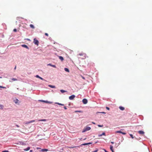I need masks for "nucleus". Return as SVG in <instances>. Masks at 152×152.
Here are the masks:
<instances>
[{"label":"nucleus","mask_w":152,"mask_h":152,"mask_svg":"<svg viewBox=\"0 0 152 152\" xmlns=\"http://www.w3.org/2000/svg\"><path fill=\"white\" fill-rule=\"evenodd\" d=\"M77 55L83 56V57L82 58L83 59H85L86 58V54L84 53H80L78 54Z\"/></svg>","instance_id":"1"},{"label":"nucleus","mask_w":152,"mask_h":152,"mask_svg":"<svg viewBox=\"0 0 152 152\" xmlns=\"http://www.w3.org/2000/svg\"><path fill=\"white\" fill-rule=\"evenodd\" d=\"M16 66H15V68H14V69H16Z\"/></svg>","instance_id":"48"},{"label":"nucleus","mask_w":152,"mask_h":152,"mask_svg":"<svg viewBox=\"0 0 152 152\" xmlns=\"http://www.w3.org/2000/svg\"><path fill=\"white\" fill-rule=\"evenodd\" d=\"M115 132L116 133H122V132H121V131H117Z\"/></svg>","instance_id":"26"},{"label":"nucleus","mask_w":152,"mask_h":152,"mask_svg":"<svg viewBox=\"0 0 152 152\" xmlns=\"http://www.w3.org/2000/svg\"><path fill=\"white\" fill-rule=\"evenodd\" d=\"M98 126L99 127H102L103 126V125H98Z\"/></svg>","instance_id":"34"},{"label":"nucleus","mask_w":152,"mask_h":152,"mask_svg":"<svg viewBox=\"0 0 152 152\" xmlns=\"http://www.w3.org/2000/svg\"><path fill=\"white\" fill-rule=\"evenodd\" d=\"M0 78H2V77H0Z\"/></svg>","instance_id":"51"},{"label":"nucleus","mask_w":152,"mask_h":152,"mask_svg":"<svg viewBox=\"0 0 152 152\" xmlns=\"http://www.w3.org/2000/svg\"><path fill=\"white\" fill-rule=\"evenodd\" d=\"M45 35L46 36H48V33H45Z\"/></svg>","instance_id":"36"},{"label":"nucleus","mask_w":152,"mask_h":152,"mask_svg":"<svg viewBox=\"0 0 152 152\" xmlns=\"http://www.w3.org/2000/svg\"><path fill=\"white\" fill-rule=\"evenodd\" d=\"M60 91L62 93H63L66 92V91L64 90H61Z\"/></svg>","instance_id":"24"},{"label":"nucleus","mask_w":152,"mask_h":152,"mask_svg":"<svg viewBox=\"0 0 152 152\" xmlns=\"http://www.w3.org/2000/svg\"><path fill=\"white\" fill-rule=\"evenodd\" d=\"M45 102V103H50V104H51V103H52V102H48V101H45V102Z\"/></svg>","instance_id":"21"},{"label":"nucleus","mask_w":152,"mask_h":152,"mask_svg":"<svg viewBox=\"0 0 152 152\" xmlns=\"http://www.w3.org/2000/svg\"><path fill=\"white\" fill-rule=\"evenodd\" d=\"M48 86L49 87L51 88H56V87L54 86H53L52 85H48Z\"/></svg>","instance_id":"10"},{"label":"nucleus","mask_w":152,"mask_h":152,"mask_svg":"<svg viewBox=\"0 0 152 152\" xmlns=\"http://www.w3.org/2000/svg\"><path fill=\"white\" fill-rule=\"evenodd\" d=\"M18 101H19V100L18 99H16L15 100H14V102L16 104H17Z\"/></svg>","instance_id":"22"},{"label":"nucleus","mask_w":152,"mask_h":152,"mask_svg":"<svg viewBox=\"0 0 152 152\" xmlns=\"http://www.w3.org/2000/svg\"><path fill=\"white\" fill-rule=\"evenodd\" d=\"M121 134H124V135H125L126 133L123 132H122Z\"/></svg>","instance_id":"37"},{"label":"nucleus","mask_w":152,"mask_h":152,"mask_svg":"<svg viewBox=\"0 0 152 152\" xmlns=\"http://www.w3.org/2000/svg\"><path fill=\"white\" fill-rule=\"evenodd\" d=\"M91 128L90 127L86 126V128L83 131V132H84L86 131L89 130L91 129Z\"/></svg>","instance_id":"2"},{"label":"nucleus","mask_w":152,"mask_h":152,"mask_svg":"<svg viewBox=\"0 0 152 152\" xmlns=\"http://www.w3.org/2000/svg\"><path fill=\"white\" fill-rule=\"evenodd\" d=\"M4 106L3 105L1 104H0V109H2L3 108Z\"/></svg>","instance_id":"23"},{"label":"nucleus","mask_w":152,"mask_h":152,"mask_svg":"<svg viewBox=\"0 0 152 152\" xmlns=\"http://www.w3.org/2000/svg\"><path fill=\"white\" fill-rule=\"evenodd\" d=\"M106 108L107 110H110V108L108 107H106Z\"/></svg>","instance_id":"38"},{"label":"nucleus","mask_w":152,"mask_h":152,"mask_svg":"<svg viewBox=\"0 0 152 152\" xmlns=\"http://www.w3.org/2000/svg\"><path fill=\"white\" fill-rule=\"evenodd\" d=\"M64 70H65V71L67 72H69V69H68V68H64Z\"/></svg>","instance_id":"20"},{"label":"nucleus","mask_w":152,"mask_h":152,"mask_svg":"<svg viewBox=\"0 0 152 152\" xmlns=\"http://www.w3.org/2000/svg\"><path fill=\"white\" fill-rule=\"evenodd\" d=\"M0 88H6V87H4V86H0Z\"/></svg>","instance_id":"27"},{"label":"nucleus","mask_w":152,"mask_h":152,"mask_svg":"<svg viewBox=\"0 0 152 152\" xmlns=\"http://www.w3.org/2000/svg\"><path fill=\"white\" fill-rule=\"evenodd\" d=\"M13 31L14 32H16L17 31V29H15V28L14 29Z\"/></svg>","instance_id":"35"},{"label":"nucleus","mask_w":152,"mask_h":152,"mask_svg":"<svg viewBox=\"0 0 152 152\" xmlns=\"http://www.w3.org/2000/svg\"><path fill=\"white\" fill-rule=\"evenodd\" d=\"M34 42L35 44L37 45H38L39 44V41L38 40L36 39V38H34Z\"/></svg>","instance_id":"3"},{"label":"nucleus","mask_w":152,"mask_h":152,"mask_svg":"<svg viewBox=\"0 0 152 152\" xmlns=\"http://www.w3.org/2000/svg\"><path fill=\"white\" fill-rule=\"evenodd\" d=\"M20 144H22V145H25V144L23 142H20Z\"/></svg>","instance_id":"33"},{"label":"nucleus","mask_w":152,"mask_h":152,"mask_svg":"<svg viewBox=\"0 0 152 152\" xmlns=\"http://www.w3.org/2000/svg\"><path fill=\"white\" fill-rule=\"evenodd\" d=\"M42 102H45V101L43 100H42L40 101Z\"/></svg>","instance_id":"43"},{"label":"nucleus","mask_w":152,"mask_h":152,"mask_svg":"<svg viewBox=\"0 0 152 152\" xmlns=\"http://www.w3.org/2000/svg\"><path fill=\"white\" fill-rule=\"evenodd\" d=\"M46 120L45 119H40V120H38V121H46Z\"/></svg>","instance_id":"19"},{"label":"nucleus","mask_w":152,"mask_h":152,"mask_svg":"<svg viewBox=\"0 0 152 152\" xmlns=\"http://www.w3.org/2000/svg\"><path fill=\"white\" fill-rule=\"evenodd\" d=\"M111 143L112 144H114V142H111Z\"/></svg>","instance_id":"44"},{"label":"nucleus","mask_w":152,"mask_h":152,"mask_svg":"<svg viewBox=\"0 0 152 152\" xmlns=\"http://www.w3.org/2000/svg\"><path fill=\"white\" fill-rule=\"evenodd\" d=\"M22 46L23 47L26 48H28V46L26 45H22Z\"/></svg>","instance_id":"14"},{"label":"nucleus","mask_w":152,"mask_h":152,"mask_svg":"<svg viewBox=\"0 0 152 152\" xmlns=\"http://www.w3.org/2000/svg\"><path fill=\"white\" fill-rule=\"evenodd\" d=\"M130 135L131 136V137L132 138V139L134 138V137L132 134H130Z\"/></svg>","instance_id":"28"},{"label":"nucleus","mask_w":152,"mask_h":152,"mask_svg":"<svg viewBox=\"0 0 152 152\" xmlns=\"http://www.w3.org/2000/svg\"><path fill=\"white\" fill-rule=\"evenodd\" d=\"M75 112H79V113H81V111H75Z\"/></svg>","instance_id":"32"},{"label":"nucleus","mask_w":152,"mask_h":152,"mask_svg":"<svg viewBox=\"0 0 152 152\" xmlns=\"http://www.w3.org/2000/svg\"><path fill=\"white\" fill-rule=\"evenodd\" d=\"M102 113H104V114H105V112H101Z\"/></svg>","instance_id":"47"},{"label":"nucleus","mask_w":152,"mask_h":152,"mask_svg":"<svg viewBox=\"0 0 152 152\" xmlns=\"http://www.w3.org/2000/svg\"><path fill=\"white\" fill-rule=\"evenodd\" d=\"M56 104H58L59 105H62V106H63L64 105V104H62L61 103H58V102H56L55 103Z\"/></svg>","instance_id":"17"},{"label":"nucleus","mask_w":152,"mask_h":152,"mask_svg":"<svg viewBox=\"0 0 152 152\" xmlns=\"http://www.w3.org/2000/svg\"><path fill=\"white\" fill-rule=\"evenodd\" d=\"M82 102L84 104H85L87 103L88 101L86 99H84L82 100Z\"/></svg>","instance_id":"4"},{"label":"nucleus","mask_w":152,"mask_h":152,"mask_svg":"<svg viewBox=\"0 0 152 152\" xmlns=\"http://www.w3.org/2000/svg\"><path fill=\"white\" fill-rule=\"evenodd\" d=\"M34 121H35L34 120H32V121H31L28 122L27 123L28 124H30V123H32V122H34Z\"/></svg>","instance_id":"25"},{"label":"nucleus","mask_w":152,"mask_h":152,"mask_svg":"<svg viewBox=\"0 0 152 152\" xmlns=\"http://www.w3.org/2000/svg\"><path fill=\"white\" fill-rule=\"evenodd\" d=\"M74 148V147H72L71 148Z\"/></svg>","instance_id":"50"},{"label":"nucleus","mask_w":152,"mask_h":152,"mask_svg":"<svg viewBox=\"0 0 152 152\" xmlns=\"http://www.w3.org/2000/svg\"><path fill=\"white\" fill-rule=\"evenodd\" d=\"M2 152H9L7 151H2Z\"/></svg>","instance_id":"39"},{"label":"nucleus","mask_w":152,"mask_h":152,"mask_svg":"<svg viewBox=\"0 0 152 152\" xmlns=\"http://www.w3.org/2000/svg\"><path fill=\"white\" fill-rule=\"evenodd\" d=\"M64 108L65 110H66L67 109V108L66 107V106H64Z\"/></svg>","instance_id":"42"},{"label":"nucleus","mask_w":152,"mask_h":152,"mask_svg":"<svg viewBox=\"0 0 152 152\" xmlns=\"http://www.w3.org/2000/svg\"><path fill=\"white\" fill-rule=\"evenodd\" d=\"M81 76V77H82V78L83 79H84V80H85V77H83V76Z\"/></svg>","instance_id":"41"},{"label":"nucleus","mask_w":152,"mask_h":152,"mask_svg":"<svg viewBox=\"0 0 152 152\" xmlns=\"http://www.w3.org/2000/svg\"><path fill=\"white\" fill-rule=\"evenodd\" d=\"M48 150L47 149H43L42 150V151H47Z\"/></svg>","instance_id":"31"},{"label":"nucleus","mask_w":152,"mask_h":152,"mask_svg":"<svg viewBox=\"0 0 152 152\" xmlns=\"http://www.w3.org/2000/svg\"><path fill=\"white\" fill-rule=\"evenodd\" d=\"M16 126L18 127H19V126L18 125H16Z\"/></svg>","instance_id":"46"},{"label":"nucleus","mask_w":152,"mask_h":152,"mask_svg":"<svg viewBox=\"0 0 152 152\" xmlns=\"http://www.w3.org/2000/svg\"><path fill=\"white\" fill-rule=\"evenodd\" d=\"M11 81H10V82H12V81H17L18 80L16 78H13L11 79Z\"/></svg>","instance_id":"7"},{"label":"nucleus","mask_w":152,"mask_h":152,"mask_svg":"<svg viewBox=\"0 0 152 152\" xmlns=\"http://www.w3.org/2000/svg\"><path fill=\"white\" fill-rule=\"evenodd\" d=\"M113 146L110 145V149L112 151V152H114V151L113 149Z\"/></svg>","instance_id":"12"},{"label":"nucleus","mask_w":152,"mask_h":152,"mask_svg":"<svg viewBox=\"0 0 152 152\" xmlns=\"http://www.w3.org/2000/svg\"><path fill=\"white\" fill-rule=\"evenodd\" d=\"M37 149H39V148H37Z\"/></svg>","instance_id":"52"},{"label":"nucleus","mask_w":152,"mask_h":152,"mask_svg":"<svg viewBox=\"0 0 152 152\" xmlns=\"http://www.w3.org/2000/svg\"><path fill=\"white\" fill-rule=\"evenodd\" d=\"M151 151H152V149H151Z\"/></svg>","instance_id":"53"},{"label":"nucleus","mask_w":152,"mask_h":152,"mask_svg":"<svg viewBox=\"0 0 152 152\" xmlns=\"http://www.w3.org/2000/svg\"><path fill=\"white\" fill-rule=\"evenodd\" d=\"M30 152H32V150H31L30 151Z\"/></svg>","instance_id":"49"},{"label":"nucleus","mask_w":152,"mask_h":152,"mask_svg":"<svg viewBox=\"0 0 152 152\" xmlns=\"http://www.w3.org/2000/svg\"><path fill=\"white\" fill-rule=\"evenodd\" d=\"M30 149V148L29 147H28L26 149H24V150L26 151H27L29 150Z\"/></svg>","instance_id":"18"},{"label":"nucleus","mask_w":152,"mask_h":152,"mask_svg":"<svg viewBox=\"0 0 152 152\" xmlns=\"http://www.w3.org/2000/svg\"><path fill=\"white\" fill-rule=\"evenodd\" d=\"M59 59L61 60V61H62L64 60V59L63 57L61 56H58Z\"/></svg>","instance_id":"9"},{"label":"nucleus","mask_w":152,"mask_h":152,"mask_svg":"<svg viewBox=\"0 0 152 152\" xmlns=\"http://www.w3.org/2000/svg\"><path fill=\"white\" fill-rule=\"evenodd\" d=\"M119 108L121 110H124V108L122 106H120Z\"/></svg>","instance_id":"13"},{"label":"nucleus","mask_w":152,"mask_h":152,"mask_svg":"<svg viewBox=\"0 0 152 152\" xmlns=\"http://www.w3.org/2000/svg\"><path fill=\"white\" fill-rule=\"evenodd\" d=\"M92 123L93 124H95V123L93 122H92Z\"/></svg>","instance_id":"45"},{"label":"nucleus","mask_w":152,"mask_h":152,"mask_svg":"<svg viewBox=\"0 0 152 152\" xmlns=\"http://www.w3.org/2000/svg\"><path fill=\"white\" fill-rule=\"evenodd\" d=\"M90 143H84V144H83V145H88V144H90Z\"/></svg>","instance_id":"29"},{"label":"nucleus","mask_w":152,"mask_h":152,"mask_svg":"<svg viewBox=\"0 0 152 152\" xmlns=\"http://www.w3.org/2000/svg\"><path fill=\"white\" fill-rule=\"evenodd\" d=\"M98 151V150L97 149H96L95 151H93L92 152H97Z\"/></svg>","instance_id":"30"},{"label":"nucleus","mask_w":152,"mask_h":152,"mask_svg":"<svg viewBox=\"0 0 152 152\" xmlns=\"http://www.w3.org/2000/svg\"><path fill=\"white\" fill-rule=\"evenodd\" d=\"M30 27L33 28V29H34L35 27H34V26L32 24H30Z\"/></svg>","instance_id":"15"},{"label":"nucleus","mask_w":152,"mask_h":152,"mask_svg":"<svg viewBox=\"0 0 152 152\" xmlns=\"http://www.w3.org/2000/svg\"><path fill=\"white\" fill-rule=\"evenodd\" d=\"M138 132L140 134L142 135H143L144 134V132L142 131H139Z\"/></svg>","instance_id":"6"},{"label":"nucleus","mask_w":152,"mask_h":152,"mask_svg":"<svg viewBox=\"0 0 152 152\" xmlns=\"http://www.w3.org/2000/svg\"><path fill=\"white\" fill-rule=\"evenodd\" d=\"M75 95H73L70 96L69 97V98L70 100H73L75 97Z\"/></svg>","instance_id":"5"},{"label":"nucleus","mask_w":152,"mask_h":152,"mask_svg":"<svg viewBox=\"0 0 152 152\" xmlns=\"http://www.w3.org/2000/svg\"><path fill=\"white\" fill-rule=\"evenodd\" d=\"M48 65H50V66H52L53 67L56 68V66L55 65H52L51 64H48Z\"/></svg>","instance_id":"16"},{"label":"nucleus","mask_w":152,"mask_h":152,"mask_svg":"<svg viewBox=\"0 0 152 152\" xmlns=\"http://www.w3.org/2000/svg\"><path fill=\"white\" fill-rule=\"evenodd\" d=\"M103 150H104V151L105 152H108L105 149H103Z\"/></svg>","instance_id":"40"},{"label":"nucleus","mask_w":152,"mask_h":152,"mask_svg":"<svg viewBox=\"0 0 152 152\" xmlns=\"http://www.w3.org/2000/svg\"><path fill=\"white\" fill-rule=\"evenodd\" d=\"M102 135L105 136V133L104 132H103L102 133V134H99L98 135V137H101Z\"/></svg>","instance_id":"11"},{"label":"nucleus","mask_w":152,"mask_h":152,"mask_svg":"<svg viewBox=\"0 0 152 152\" xmlns=\"http://www.w3.org/2000/svg\"><path fill=\"white\" fill-rule=\"evenodd\" d=\"M36 77L37 78H38L39 79H40L42 80H45L44 79H43L42 78L39 77L38 75H37L36 76Z\"/></svg>","instance_id":"8"}]
</instances>
